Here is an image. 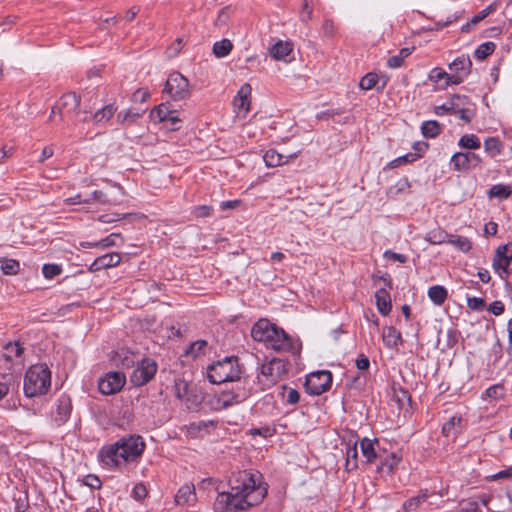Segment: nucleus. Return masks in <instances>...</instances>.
I'll use <instances>...</instances> for the list:
<instances>
[{"instance_id":"obj_4","label":"nucleus","mask_w":512,"mask_h":512,"mask_svg":"<svg viewBox=\"0 0 512 512\" xmlns=\"http://www.w3.org/2000/svg\"><path fill=\"white\" fill-rule=\"evenodd\" d=\"M51 386V371L46 364H35L25 373L23 390L27 397L46 394Z\"/></svg>"},{"instance_id":"obj_13","label":"nucleus","mask_w":512,"mask_h":512,"mask_svg":"<svg viewBox=\"0 0 512 512\" xmlns=\"http://www.w3.org/2000/svg\"><path fill=\"white\" fill-rule=\"evenodd\" d=\"M156 371L157 364L154 360L142 359L131 375V382L137 387L143 386L155 376Z\"/></svg>"},{"instance_id":"obj_45","label":"nucleus","mask_w":512,"mask_h":512,"mask_svg":"<svg viewBox=\"0 0 512 512\" xmlns=\"http://www.w3.org/2000/svg\"><path fill=\"white\" fill-rule=\"evenodd\" d=\"M505 395V388L502 384H494L490 387H488L484 393L482 394L481 398L483 400L485 399H493V400H499L503 398Z\"/></svg>"},{"instance_id":"obj_46","label":"nucleus","mask_w":512,"mask_h":512,"mask_svg":"<svg viewBox=\"0 0 512 512\" xmlns=\"http://www.w3.org/2000/svg\"><path fill=\"white\" fill-rule=\"evenodd\" d=\"M495 9H496V5L495 4H490L489 6H487L483 10H481L479 13L474 15L473 18L471 19L470 23H466L465 25H463L462 26V31H465V32L468 31L470 24H474L475 25V24L479 23L480 21L485 19L487 16H489L492 12H494Z\"/></svg>"},{"instance_id":"obj_38","label":"nucleus","mask_w":512,"mask_h":512,"mask_svg":"<svg viewBox=\"0 0 512 512\" xmlns=\"http://www.w3.org/2000/svg\"><path fill=\"white\" fill-rule=\"evenodd\" d=\"M448 244L453 245L463 253L469 252L473 247V243L468 237L455 234H450Z\"/></svg>"},{"instance_id":"obj_47","label":"nucleus","mask_w":512,"mask_h":512,"mask_svg":"<svg viewBox=\"0 0 512 512\" xmlns=\"http://www.w3.org/2000/svg\"><path fill=\"white\" fill-rule=\"evenodd\" d=\"M496 45L491 42H484L480 44L474 51V56L477 60H484L487 56L491 55L495 50Z\"/></svg>"},{"instance_id":"obj_12","label":"nucleus","mask_w":512,"mask_h":512,"mask_svg":"<svg viewBox=\"0 0 512 512\" xmlns=\"http://www.w3.org/2000/svg\"><path fill=\"white\" fill-rule=\"evenodd\" d=\"M126 383V376L122 372H107L98 381L99 392L103 395L118 393Z\"/></svg>"},{"instance_id":"obj_58","label":"nucleus","mask_w":512,"mask_h":512,"mask_svg":"<svg viewBox=\"0 0 512 512\" xmlns=\"http://www.w3.org/2000/svg\"><path fill=\"white\" fill-rule=\"evenodd\" d=\"M150 98V92L146 89H137L132 96L134 102L144 103Z\"/></svg>"},{"instance_id":"obj_36","label":"nucleus","mask_w":512,"mask_h":512,"mask_svg":"<svg viewBox=\"0 0 512 512\" xmlns=\"http://www.w3.org/2000/svg\"><path fill=\"white\" fill-rule=\"evenodd\" d=\"M144 110L139 111L134 108H130L125 111H120L117 114V121L122 125H132L134 124L140 117H142Z\"/></svg>"},{"instance_id":"obj_34","label":"nucleus","mask_w":512,"mask_h":512,"mask_svg":"<svg viewBox=\"0 0 512 512\" xmlns=\"http://www.w3.org/2000/svg\"><path fill=\"white\" fill-rule=\"evenodd\" d=\"M80 96L75 92L64 94L59 101V109H64L67 112L75 111L80 105Z\"/></svg>"},{"instance_id":"obj_2","label":"nucleus","mask_w":512,"mask_h":512,"mask_svg":"<svg viewBox=\"0 0 512 512\" xmlns=\"http://www.w3.org/2000/svg\"><path fill=\"white\" fill-rule=\"evenodd\" d=\"M146 444L140 435H129L103 446L98 454L102 465L108 469H121L130 463H138Z\"/></svg>"},{"instance_id":"obj_50","label":"nucleus","mask_w":512,"mask_h":512,"mask_svg":"<svg viewBox=\"0 0 512 512\" xmlns=\"http://www.w3.org/2000/svg\"><path fill=\"white\" fill-rule=\"evenodd\" d=\"M1 271L5 275H16L20 271V263L14 259H6L1 264Z\"/></svg>"},{"instance_id":"obj_52","label":"nucleus","mask_w":512,"mask_h":512,"mask_svg":"<svg viewBox=\"0 0 512 512\" xmlns=\"http://www.w3.org/2000/svg\"><path fill=\"white\" fill-rule=\"evenodd\" d=\"M283 389L285 391V399H286V402L288 404H291V405H295L299 402L300 400V394L299 392L294 389V388H290V387H286V386H283Z\"/></svg>"},{"instance_id":"obj_57","label":"nucleus","mask_w":512,"mask_h":512,"mask_svg":"<svg viewBox=\"0 0 512 512\" xmlns=\"http://www.w3.org/2000/svg\"><path fill=\"white\" fill-rule=\"evenodd\" d=\"M9 392V376L0 373V400L3 399Z\"/></svg>"},{"instance_id":"obj_3","label":"nucleus","mask_w":512,"mask_h":512,"mask_svg":"<svg viewBox=\"0 0 512 512\" xmlns=\"http://www.w3.org/2000/svg\"><path fill=\"white\" fill-rule=\"evenodd\" d=\"M251 336L255 341L263 343L267 349L276 352L295 353L299 351V345L296 341L282 328L266 319H260L253 325Z\"/></svg>"},{"instance_id":"obj_53","label":"nucleus","mask_w":512,"mask_h":512,"mask_svg":"<svg viewBox=\"0 0 512 512\" xmlns=\"http://www.w3.org/2000/svg\"><path fill=\"white\" fill-rule=\"evenodd\" d=\"M456 112V107L454 103H444L442 105H438L434 107V113L438 116H443L446 114H453Z\"/></svg>"},{"instance_id":"obj_18","label":"nucleus","mask_w":512,"mask_h":512,"mask_svg":"<svg viewBox=\"0 0 512 512\" xmlns=\"http://www.w3.org/2000/svg\"><path fill=\"white\" fill-rule=\"evenodd\" d=\"M250 396V390L237 386L236 390L223 391L218 395L217 402L221 408H227L246 400Z\"/></svg>"},{"instance_id":"obj_23","label":"nucleus","mask_w":512,"mask_h":512,"mask_svg":"<svg viewBox=\"0 0 512 512\" xmlns=\"http://www.w3.org/2000/svg\"><path fill=\"white\" fill-rule=\"evenodd\" d=\"M121 261V256L117 252L107 253L97 257L89 266L90 272H98L102 269L116 267Z\"/></svg>"},{"instance_id":"obj_31","label":"nucleus","mask_w":512,"mask_h":512,"mask_svg":"<svg viewBox=\"0 0 512 512\" xmlns=\"http://www.w3.org/2000/svg\"><path fill=\"white\" fill-rule=\"evenodd\" d=\"M449 236L450 234L448 232L440 227H437L429 230L425 234L424 240L432 245H440L444 243L448 244Z\"/></svg>"},{"instance_id":"obj_41","label":"nucleus","mask_w":512,"mask_h":512,"mask_svg":"<svg viewBox=\"0 0 512 512\" xmlns=\"http://www.w3.org/2000/svg\"><path fill=\"white\" fill-rule=\"evenodd\" d=\"M208 343L205 340H196L192 342L187 349L185 350L186 356H189L193 359L198 358L201 355L206 353Z\"/></svg>"},{"instance_id":"obj_51","label":"nucleus","mask_w":512,"mask_h":512,"mask_svg":"<svg viewBox=\"0 0 512 512\" xmlns=\"http://www.w3.org/2000/svg\"><path fill=\"white\" fill-rule=\"evenodd\" d=\"M147 493L148 491L146 486L142 482H139L133 487L131 496L133 499L141 501L147 496Z\"/></svg>"},{"instance_id":"obj_27","label":"nucleus","mask_w":512,"mask_h":512,"mask_svg":"<svg viewBox=\"0 0 512 512\" xmlns=\"http://www.w3.org/2000/svg\"><path fill=\"white\" fill-rule=\"evenodd\" d=\"M217 425L213 420L193 422L187 426V433L191 437H203L209 434Z\"/></svg>"},{"instance_id":"obj_25","label":"nucleus","mask_w":512,"mask_h":512,"mask_svg":"<svg viewBox=\"0 0 512 512\" xmlns=\"http://www.w3.org/2000/svg\"><path fill=\"white\" fill-rule=\"evenodd\" d=\"M297 156L298 153L283 155L275 149H269L264 153L263 161L267 167L274 168L287 164L290 160L295 159Z\"/></svg>"},{"instance_id":"obj_59","label":"nucleus","mask_w":512,"mask_h":512,"mask_svg":"<svg viewBox=\"0 0 512 512\" xmlns=\"http://www.w3.org/2000/svg\"><path fill=\"white\" fill-rule=\"evenodd\" d=\"M384 257L393 261H397L399 263H405L407 261V256L401 253H396L391 250H386L384 252Z\"/></svg>"},{"instance_id":"obj_8","label":"nucleus","mask_w":512,"mask_h":512,"mask_svg":"<svg viewBox=\"0 0 512 512\" xmlns=\"http://www.w3.org/2000/svg\"><path fill=\"white\" fill-rule=\"evenodd\" d=\"M285 371V363L280 359L274 358L261 364L257 377L265 387H270L278 381Z\"/></svg>"},{"instance_id":"obj_48","label":"nucleus","mask_w":512,"mask_h":512,"mask_svg":"<svg viewBox=\"0 0 512 512\" xmlns=\"http://www.w3.org/2000/svg\"><path fill=\"white\" fill-rule=\"evenodd\" d=\"M419 158H420V154L407 153L405 155H402V156L397 157V158L393 159L392 161H390L388 163L387 167L393 169V168L399 167V166L407 164V163H412Z\"/></svg>"},{"instance_id":"obj_42","label":"nucleus","mask_w":512,"mask_h":512,"mask_svg":"<svg viewBox=\"0 0 512 512\" xmlns=\"http://www.w3.org/2000/svg\"><path fill=\"white\" fill-rule=\"evenodd\" d=\"M421 132L425 138H436L441 133V126L436 120L424 121Z\"/></svg>"},{"instance_id":"obj_21","label":"nucleus","mask_w":512,"mask_h":512,"mask_svg":"<svg viewBox=\"0 0 512 512\" xmlns=\"http://www.w3.org/2000/svg\"><path fill=\"white\" fill-rule=\"evenodd\" d=\"M506 250V246H498L495 250L492 259V268L495 274H497L502 280H508L510 276L509 266L507 258L503 257V252Z\"/></svg>"},{"instance_id":"obj_37","label":"nucleus","mask_w":512,"mask_h":512,"mask_svg":"<svg viewBox=\"0 0 512 512\" xmlns=\"http://www.w3.org/2000/svg\"><path fill=\"white\" fill-rule=\"evenodd\" d=\"M504 145L498 137H488L484 141V150L492 158L503 152Z\"/></svg>"},{"instance_id":"obj_1","label":"nucleus","mask_w":512,"mask_h":512,"mask_svg":"<svg viewBox=\"0 0 512 512\" xmlns=\"http://www.w3.org/2000/svg\"><path fill=\"white\" fill-rule=\"evenodd\" d=\"M267 485L257 471H239L230 480V490L220 492L213 503L215 512H241L260 504Z\"/></svg>"},{"instance_id":"obj_28","label":"nucleus","mask_w":512,"mask_h":512,"mask_svg":"<svg viewBox=\"0 0 512 512\" xmlns=\"http://www.w3.org/2000/svg\"><path fill=\"white\" fill-rule=\"evenodd\" d=\"M23 351L24 348L19 342H9L4 346L1 357L10 363H21Z\"/></svg>"},{"instance_id":"obj_54","label":"nucleus","mask_w":512,"mask_h":512,"mask_svg":"<svg viewBox=\"0 0 512 512\" xmlns=\"http://www.w3.org/2000/svg\"><path fill=\"white\" fill-rule=\"evenodd\" d=\"M467 306L474 311H482L485 306V300L481 297H468Z\"/></svg>"},{"instance_id":"obj_64","label":"nucleus","mask_w":512,"mask_h":512,"mask_svg":"<svg viewBox=\"0 0 512 512\" xmlns=\"http://www.w3.org/2000/svg\"><path fill=\"white\" fill-rule=\"evenodd\" d=\"M512 477V465L504 470H501L489 477L490 480L495 481L502 478H511Z\"/></svg>"},{"instance_id":"obj_24","label":"nucleus","mask_w":512,"mask_h":512,"mask_svg":"<svg viewBox=\"0 0 512 512\" xmlns=\"http://www.w3.org/2000/svg\"><path fill=\"white\" fill-rule=\"evenodd\" d=\"M196 500L197 496L195 487L193 484L189 483L182 485L175 495V503L182 507L193 506L196 503Z\"/></svg>"},{"instance_id":"obj_20","label":"nucleus","mask_w":512,"mask_h":512,"mask_svg":"<svg viewBox=\"0 0 512 512\" xmlns=\"http://www.w3.org/2000/svg\"><path fill=\"white\" fill-rule=\"evenodd\" d=\"M174 392L177 399L182 401L188 409L197 404V395L193 393L188 382L178 379L174 384Z\"/></svg>"},{"instance_id":"obj_26","label":"nucleus","mask_w":512,"mask_h":512,"mask_svg":"<svg viewBox=\"0 0 512 512\" xmlns=\"http://www.w3.org/2000/svg\"><path fill=\"white\" fill-rule=\"evenodd\" d=\"M382 341L386 348L395 349L403 344L401 332L394 326H386L382 331Z\"/></svg>"},{"instance_id":"obj_7","label":"nucleus","mask_w":512,"mask_h":512,"mask_svg":"<svg viewBox=\"0 0 512 512\" xmlns=\"http://www.w3.org/2000/svg\"><path fill=\"white\" fill-rule=\"evenodd\" d=\"M163 92L174 101L184 100L191 93L189 81L180 72L174 71L169 74Z\"/></svg>"},{"instance_id":"obj_15","label":"nucleus","mask_w":512,"mask_h":512,"mask_svg":"<svg viewBox=\"0 0 512 512\" xmlns=\"http://www.w3.org/2000/svg\"><path fill=\"white\" fill-rule=\"evenodd\" d=\"M116 110L117 107L114 104H107L101 109L97 110L95 113L88 114L87 111H78L76 117L77 121L80 122H86L91 119L94 124H105L113 117Z\"/></svg>"},{"instance_id":"obj_17","label":"nucleus","mask_w":512,"mask_h":512,"mask_svg":"<svg viewBox=\"0 0 512 512\" xmlns=\"http://www.w3.org/2000/svg\"><path fill=\"white\" fill-rule=\"evenodd\" d=\"M400 461L401 455L399 453L384 447L375 464L377 465L378 472L391 474Z\"/></svg>"},{"instance_id":"obj_61","label":"nucleus","mask_w":512,"mask_h":512,"mask_svg":"<svg viewBox=\"0 0 512 512\" xmlns=\"http://www.w3.org/2000/svg\"><path fill=\"white\" fill-rule=\"evenodd\" d=\"M123 217L117 213H106L99 216L98 220L102 223H113L121 220Z\"/></svg>"},{"instance_id":"obj_5","label":"nucleus","mask_w":512,"mask_h":512,"mask_svg":"<svg viewBox=\"0 0 512 512\" xmlns=\"http://www.w3.org/2000/svg\"><path fill=\"white\" fill-rule=\"evenodd\" d=\"M241 372L238 358L229 356L210 364L207 367L206 375L209 382L221 384L240 380Z\"/></svg>"},{"instance_id":"obj_40","label":"nucleus","mask_w":512,"mask_h":512,"mask_svg":"<svg viewBox=\"0 0 512 512\" xmlns=\"http://www.w3.org/2000/svg\"><path fill=\"white\" fill-rule=\"evenodd\" d=\"M458 146L467 150H477L481 147V141L475 134H464L458 140Z\"/></svg>"},{"instance_id":"obj_14","label":"nucleus","mask_w":512,"mask_h":512,"mask_svg":"<svg viewBox=\"0 0 512 512\" xmlns=\"http://www.w3.org/2000/svg\"><path fill=\"white\" fill-rule=\"evenodd\" d=\"M252 87L244 83L233 99V106L237 117L245 118L250 111Z\"/></svg>"},{"instance_id":"obj_32","label":"nucleus","mask_w":512,"mask_h":512,"mask_svg":"<svg viewBox=\"0 0 512 512\" xmlns=\"http://www.w3.org/2000/svg\"><path fill=\"white\" fill-rule=\"evenodd\" d=\"M358 467L357 441H349L346 444V463L347 471L355 470Z\"/></svg>"},{"instance_id":"obj_44","label":"nucleus","mask_w":512,"mask_h":512,"mask_svg":"<svg viewBox=\"0 0 512 512\" xmlns=\"http://www.w3.org/2000/svg\"><path fill=\"white\" fill-rule=\"evenodd\" d=\"M233 44L229 39H222L213 45V53L217 58H224L230 54Z\"/></svg>"},{"instance_id":"obj_22","label":"nucleus","mask_w":512,"mask_h":512,"mask_svg":"<svg viewBox=\"0 0 512 512\" xmlns=\"http://www.w3.org/2000/svg\"><path fill=\"white\" fill-rule=\"evenodd\" d=\"M388 80L389 78L386 75L379 76L377 73L369 72L361 78L359 86L362 90L376 89L377 91H382L386 87Z\"/></svg>"},{"instance_id":"obj_56","label":"nucleus","mask_w":512,"mask_h":512,"mask_svg":"<svg viewBox=\"0 0 512 512\" xmlns=\"http://www.w3.org/2000/svg\"><path fill=\"white\" fill-rule=\"evenodd\" d=\"M83 483L84 485L92 489H99L102 485V482L99 479V477L93 474H88L87 476H85V478L83 479Z\"/></svg>"},{"instance_id":"obj_6","label":"nucleus","mask_w":512,"mask_h":512,"mask_svg":"<svg viewBox=\"0 0 512 512\" xmlns=\"http://www.w3.org/2000/svg\"><path fill=\"white\" fill-rule=\"evenodd\" d=\"M154 123H161L163 128L168 131H177L181 128L182 120L177 110L170 108L168 103H161L154 107L149 114Z\"/></svg>"},{"instance_id":"obj_16","label":"nucleus","mask_w":512,"mask_h":512,"mask_svg":"<svg viewBox=\"0 0 512 512\" xmlns=\"http://www.w3.org/2000/svg\"><path fill=\"white\" fill-rule=\"evenodd\" d=\"M72 402L68 395H61L56 403L55 407L51 412L53 421L59 426L66 423L71 415Z\"/></svg>"},{"instance_id":"obj_55","label":"nucleus","mask_w":512,"mask_h":512,"mask_svg":"<svg viewBox=\"0 0 512 512\" xmlns=\"http://www.w3.org/2000/svg\"><path fill=\"white\" fill-rule=\"evenodd\" d=\"M446 337V347L452 349L458 344L460 333L455 329H449Z\"/></svg>"},{"instance_id":"obj_33","label":"nucleus","mask_w":512,"mask_h":512,"mask_svg":"<svg viewBox=\"0 0 512 512\" xmlns=\"http://www.w3.org/2000/svg\"><path fill=\"white\" fill-rule=\"evenodd\" d=\"M487 195L489 198H496L499 201L506 200L512 195V185L495 184L488 190Z\"/></svg>"},{"instance_id":"obj_19","label":"nucleus","mask_w":512,"mask_h":512,"mask_svg":"<svg viewBox=\"0 0 512 512\" xmlns=\"http://www.w3.org/2000/svg\"><path fill=\"white\" fill-rule=\"evenodd\" d=\"M384 447L381 445L378 439H369L364 437L360 441V449L363 458L366 463L374 464L377 462V458L380 457V453Z\"/></svg>"},{"instance_id":"obj_30","label":"nucleus","mask_w":512,"mask_h":512,"mask_svg":"<svg viewBox=\"0 0 512 512\" xmlns=\"http://www.w3.org/2000/svg\"><path fill=\"white\" fill-rule=\"evenodd\" d=\"M449 73H447L441 67H434L430 70L428 74V80L434 84L439 85V89L445 90L449 86L454 85L453 83H449Z\"/></svg>"},{"instance_id":"obj_49","label":"nucleus","mask_w":512,"mask_h":512,"mask_svg":"<svg viewBox=\"0 0 512 512\" xmlns=\"http://www.w3.org/2000/svg\"><path fill=\"white\" fill-rule=\"evenodd\" d=\"M62 273V266L55 263H47L42 267V274L46 279H53Z\"/></svg>"},{"instance_id":"obj_35","label":"nucleus","mask_w":512,"mask_h":512,"mask_svg":"<svg viewBox=\"0 0 512 512\" xmlns=\"http://www.w3.org/2000/svg\"><path fill=\"white\" fill-rule=\"evenodd\" d=\"M292 51V47L288 42L277 41L270 48V55L275 60H284Z\"/></svg>"},{"instance_id":"obj_62","label":"nucleus","mask_w":512,"mask_h":512,"mask_svg":"<svg viewBox=\"0 0 512 512\" xmlns=\"http://www.w3.org/2000/svg\"><path fill=\"white\" fill-rule=\"evenodd\" d=\"M488 310L493 315L499 316L504 312V304L501 301L496 300L489 305Z\"/></svg>"},{"instance_id":"obj_39","label":"nucleus","mask_w":512,"mask_h":512,"mask_svg":"<svg viewBox=\"0 0 512 512\" xmlns=\"http://www.w3.org/2000/svg\"><path fill=\"white\" fill-rule=\"evenodd\" d=\"M447 290L441 285H434L428 289V297L435 305H442L447 299Z\"/></svg>"},{"instance_id":"obj_63","label":"nucleus","mask_w":512,"mask_h":512,"mask_svg":"<svg viewBox=\"0 0 512 512\" xmlns=\"http://www.w3.org/2000/svg\"><path fill=\"white\" fill-rule=\"evenodd\" d=\"M29 508V502L27 497L15 499V512H27Z\"/></svg>"},{"instance_id":"obj_10","label":"nucleus","mask_w":512,"mask_h":512,"mask_svg":"<svg viewBox=\"0 0 512 512\" xmlns=\"http://www.w3.org/2000/svg\"><path fill=\"white\" fill-rule=\"evenodd\" d=\"M449 83L459 85L469 76L472 69V61L468 55L456 57L449 65Z\"/></svg>"},{"instance_id":"obj_9","label":"nucleus","mask_w":512,"mask_h":512,"mask_svg":"<svg viewBox=\"0 0 512 512\" xmlns=\"http://www.w3.org/2000/svg\"><path fill=\"white\" fill-rule=\"evenodd\" d=\"M331 385L332 373L328 370L315 371L306 377L305 388L310 395H321L328 391Z\"/></svg>"},{"instance_id":"obj_43","label":"nucleus","mask_w":512,"mask_h":512,"mask_svg":"<svg viewBox=\"0 0 512 512\" xmlns=\"http://www.w3.org/2000/svg\"><path fill=\"white\" fill-rule=\"evenodd\" d=\"M427 491H420V493L414 497H411L403 503V510L405 512H414L416 509L427 500Z\"/></svg>"},{"instance_id":"obj_60","label":"nucleus","mask_w":512,"mask_h":512,"mask_svg":"<svg viewBox=\"0 0 512 512\" xmlns=\"http://www.w3.org/2000/svg\"><path fill=\"white\" fill-rule=\"evenodd\" d=\"M460 421L461 419L459 417H456V416H453L450 418L449 421H447L444 425H443V433L445 435H450L451 433V430L456 426V425H459L460 424Z\"/></svg>"},{"instance_id":"obj_11","label":"nucleus","mask_w":512,"mask_h":512,"mask_svg":"<svg viewBox=\"0 0 512 512\" xmlns=\"http://www.w3.org/2000/svg\"><path fill=\"white\" fill-rule=\"evenodd\" d=\"M481 163V156L472 151L456 152L450 158V167L457 172H467L475 169Z\"/></svg>"},{"instance_id":"obj_29","label":"nucleus","mask_w":512,"mask_h":512,"mask_svg":"<svg viewBox=\"0 0 512 512\" xmlns=\"http://www.w3.org/2000/svg\"><path fill=\"white\" fill-rule=\"evenodd\" d=\"M375 301L378 312L383 315L387 316L392 309V303H391V297L390 293L384 289L380 288L375 293Z\"/></svg>"}]
</instances>
